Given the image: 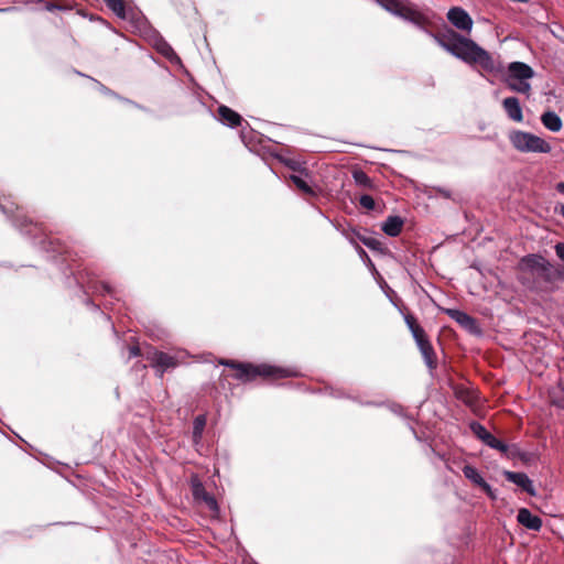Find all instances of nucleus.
Returning a JSON list of instances; mask_svg holds the SVG:
<instances>
[{
  "mask_svg": "<svg viewBox=\"0 0 564 564\" xmlns=\"http://www.w3.org/2000/svg\"><path fill=\"white\" fill-rule=\"evenodd\" d=\"M359 204L361 207H364L368 210L375 209V206H376L375 199L370 195H367V194L360 196Z\"/></svg>",
  "mask_w": 564,
  "mask_h": 564,
  "instance_id": "nucleus-27",
  "label": "nucleus"
},
{
  "mask_svg": "<svg viewBox=\"0 0 564 564\" xmlns=\"http://www.w3.org/2000/svg\"><path fill=\"white\" fill-rule=\"evenodd\" d=\"M560 214L564 218V204L560 207Z\"/></svg>",
  "mask_w": 564,
  "mask_h": 564,
  "instance_id": "nucleus-41",
  "label": "nucleus"
},
{
  "mask_svg": "<svg viewBox=\"0 0 564 564\" xmlns=\"http://www.w3.org/2000/svg\"><path fill=\"white\" fill-rule=\"evenodd\" d=\"M218 119L221 123L230 128L238 127L241 122V116L227 106H220L218 108Z\"/></svg>",
  "mask_w": 564,
  "mask_h": 564,
  "instance_id": "nucleus-14",
  "label": "nucleus"
},
{
  "mask_svg": "<svg viewBox=\"0 0 564 564\" xmlns=\"http://www.w3.org/2000/svg\"><path fill=\"white\" fill-rule=\"evenodd\" d=\"M351 234H354V236H356L357 240L361 241L362 243H364V241H367V239L369 238V237L362 236L360 232H358L355 229H351Z\"/></svg>",
  "mask_w": 564,
  "mask_h": 564,
  "instance_id": "nucleus-37",
  "label": "nucleus"
},
{
  "mask_svg": "<svg viewBox=\"0 0 564 564\" xmlns=\"http://www.w3.org/2000/svg\"><path fill=\"white\" fill-rule=\"evenodd\" d=\"M102 288L109 294L112 292V290L110 289V286L108 284H104Z\"/></svg>",
  "mask_w": 564,
  "mask_h": 564,
  "instance_id": "nucleus-39",
  "label": "nucleus"
},
{
  "mask_svg": "<svg viewBox=\"0 0 564 564\" xmlns=\"http://www.w3.org/2000/svg\"><path fill=\"white\" fill-rule=\"evenodd\" d=\"M520 269L550 282L554 275L553 265L540 254H527L520 260Z\"/></svg>",
  "mask_w": 564,
  "mask_h": 564,
  "instance_id": "nucleus-4",
  "label": "nucleus"
},
{
  "mask_svg": "<svg viewBox=\"0 0 564 564\" xmlns=\"http://www.w3.org/2000/svg\"><path fill=\"white\" fill-rule=\"evenodd\" d=\"M403 317H404V322H405V324H406L408 328L410 329V332H411L412 329H414V327L420 326V325L416 323V319H415V317H414L413 315H411V314H404V316H403Z\"/></svg>",
  "mask_w": 564,
  "mask_h": 564,
  "instance_id": "nucleus-30",
  "label": "nucleus"
},
{
  "mask_svg": "<svg viewBox=\"0 0 564 564\" xmlns=\"http://www.w3.org/2000/svg\"><path fill=\"white\" fill-rule=\"evenodd\" d=\"M219 364L236 369V378L241 381H251L258 376L268 378H286L297 376V372L294 370L270 365L253 366L251 364L236 362L229 359H221Z\"/></svg>",
  "mask_w": 564,
  "mask_h": 564,
  "instance_id": "nucleus-2",
  "label": "nucleus"
},
{
  "mask_svg": "<svg viewBox=\"0 0 564 564\" xmlns=\"http://www.w3.org/2000/svg\"><path fill=\"white\" fill-rule=\"evenodd\" d=\"M506 83L512 91L524 94L528 97L530 96L531 84L528 80H525V79H517V80L506 79Z\"/></svg>",
  "mask_w": 564,
  "mask_h": 564,
  "instance_id": "nucleus-20",
  "label": "nucleus"
},
{
  "mask_svg": "<svg viewBox=\"0 0 564 564\" xmlns=\"http://www.w3.org/2000/svg\"><path fill=\"white\" fill-rule=\"evenodd\" d=\"M102 91H104V93H106V94H108V93H109V90H108V89H106L105 87H102Z\"/></svg>",
  "mask_w": 564,
  "mask_h": 564,
  "instance_id": "nucleus-44",
  "label": "nucleus"
},
{
  "mask_svg": "<svg viewBox=\"0 0 564 564\" xmlns=\"http://www.w3.org/2000/svg\"><path fill=\"white\" fill-rule=\"evenodd\" d=\"M355 250H356V252L359 254V257L362 260H367L373 267V263L371 262V260L368 257L367 252L360 246H356Z\"/></svg>",
  "mask_w": 564,
  "mask_h": 564,
  "instance_id": "nucleus-34",
  "label": "nucleus"
},
{
  "mask_svg": "<svg viewBox=\"0 0 564 564\" xmlns=\"http://www.w3.org/2000/svg\"><path fill=\"white\" fill-rule=\"evenodd\" d=\"M352 178L358 186L365 188H372L373 186L371 178L361 170L354 171Z\"/></svg>",
  "mask_w": 564,
  "mask_h": 564,
  "instance_id": "nucleus-24",
  "label": "nucleus"
},
{
  "mask_svg": "<svg viewBox=\"0 0 564 564\" xmlns=\"http://www.w3.org/2000/svg\"><path fill=\"white\" fill-rule=\"evenodd\" d=\"M343 235L344 237L348 240V242L354 247L356 248V246H359L358 242H357V238L356 236H354V234H351V229L350 230H344L343 231Z\"/></svg>",
  "mask_w": 564,
  "mask_h": 564,
  "instance_id": "nucleus-31",
  "label": "nucleus"
},
{
  "mask_svg": "<svg viewBox=\"0 0 564 564\" xmlns=\"http://www.w3.org/2000/svg\"><path fill=\"white\" fill-rule=\"evenodd\" d=\"M518 522L529 530L539 531L542 528V520L533 514L529 509L521 508L517 516Z\"/></svg>",
  "mask_w": 564,
  "mask_h": 564,
  "instance_id": "nucleus-12",
  "label": "nucleus"
},
{
  "mask_svg": "<svg viewBox=\"0 0 564 564\" xmlns=\"http://www.w3.org/2000/svg\"><path fill=\"white\" fill-rule=\"evenodd\" d=\"M503 476L506 477L507 480L521 487L530 496L536 495L533 481L529 478L527 474L506 470L503 473Z\"/></svg>",
  "mask_w": 564,
  "mask_h": 564,
  "instance_id": "nucleus-11",
  "label": "nucleus"
},
{
  "mask_svg": "<svg viewBox=\"0 0 564 564\" xmlns=\"http://www.w3.org/2000/svg\"><path fill=\"white\" fill-rule=\"evenodd\" d=\"M447 20L453 26L460 31L470 32L473 29V19L466 10L460 7H454L447 12Z\"/></svg>",
  "mask_w": 564,
  "mask_h": 564,
  "instance_id": "nucleus-7",
  "label": "nucleus"
},
{
  "mask_svg": "<svg viewBox=\"0 0 564 564\" xmlns=\"http://www.w3.org/2000/svg\"><path fill=\"white\" fill-rule=\"evenodd\" d=\"M46 8H47V10H50V11H51V10H53V9H58V7H56V6H47Z\"/></svg>",
  "mask_w": 564,
  "mask_h": 564,
  "instance_id": "nucleus-42",
  "label": "nucleus"
},
{
  "mask_svg": "<svg viewBox=\"0 0 564 564\" xmlns=\"http://www.w3.org/2000/svg\"><path fill=\"white\" fill-rule=\"evenodd\" d=\"M13 207H14V204H10V206H4L3 204H0V209L2 210V213H4L6 215H10L12 214L13 212Z\"/></svg>",
  "mask_w": 564,
  "mask_h": 564,
  "instance_id": "nucleus-36",
  "label": "nucleus"
},
{
  "mask_svg": "<svg viewBox=\"0 0 564 564\" xmlns=\"http://www.w3.org/2000/svg\"><path fill=\"white\" fill-rule=\"evenodd\" d=\"M380 4L388 12L397 17L401 6V0H380Z\"/></svg>",
  "mask_w": 564,
  "mask_h": 564,
  "instance_id": "nucleus-26",
  "label": "nucleus"
},
{
  "mask_svg": "<svg viewBox=\"0 0 564 564\" xmlns=\"http://www.w3.org/2000/svg\"><path fill=\"white\" fill-rule=\"evenodd\" d=\"M556 256L564 262V243L558 242L555 245ZM564 278V272L561 274Z\"/></svg>",
  "mask_w": 564,
  "mask_h": 564,
  "instance_id": "nucleus-32",
  "label": "nucleus"
},
{
  "mask_svg": "<svg viewBox=\"0 0 564 564\" xmlns=\"http://www.w3.org/2000/svg\"><path fill=\"white\" fill-rule=\"evenodd\" d=\"M152 44L159 53L169 58L171 62L174 59L178 61V57L172 46L160 34L155 33L153 35Z\"/></svg>",
  "mask_w": 564,
  "mask_h": 564,
  "instance_id": "nucleus-15",
  "label": "nucleus"
},
{
  "mask_svg": "<svg viewBox=\"0 0 564 564\" xmlns=\"http://www.w3.org/2000/svg\"><path fill=\"white\" fill-rule=\"evenodd\" d=\"M106 6L120 19L127 18L123 0H104Z\"/></svg>",
  "mask_w": 564,
  "mask_h": 564,
  "instance_id": "nucleus-22",
  "label": "nucleus"
},
{
  "mask_svg": "<svg viewBox=\"0 0 564 564\" xmlns=\"http://www.w3.org/2000/svg\"><path fill=\"white\" fill-rule=\"evenodd\" d=\"M404 225L403 219L400 216H389L382 224V231L389 237H397L402 230Z\"/></svg>",
  "mask_w": 564,
  "mask_h": 564,
  "instance_id": "nucleus-16",
  "label": "nucleus"
},
{
  "mask_svg": "<svg viewBox=\"0 0 564 564\" xmlns=\"http://www.w3.org/2000/svg\"><path fill=\"white\" fill-rule=\"evenodd\" d=\"M205 425H206L205 415H198L195 417V420L193 422V438L195 442H198L202 438Z\"/></svg>",
  "mask_w": 564,
  "mask_h": 564,
  "instance_id": "nucleus-25",
  "label": "nucleus"
},
{
  "mask_svg": "<svg viewBox=\"0 0 564 564\" xmlns=\"http://www.w3.org/2000/svg\"><path fill=\"white\" fill-rule=\"evenodd\" d=\"M470 430L479 440H481L490 448L501 452L507 457H513L516 455L517 447L514 445L510 446L505 442L498 440L490 432H488L487 429L480 423L471 422Z\"/></svg>",
  "mask_w": 564,
  "mask_h": 564,
  "instance_id": "nucleus-5",
  "label": "nucleus"
},
{
  "mask_svg": "<svg viewBox=\"0 0 564 564\" xmlns=\"http://www.w3.org/2000/svg\"><path fill=\"white\" fill-rule=\"evenodd\" d=\"M480 488H481V489H482V490H484V491H485V492H486V494H487L491 499H496V497H497V496H496V494H495L494 489L491 488V486H490L487 481H485V482L480 486Z\"/></svg>",
  "mask_w": 564,
  "mask_h": 564,
  "instance_id": "nucleus-33",
  "label": "nucleus"
},
{
  "mask_svg": "<svg viewBox=\"0 0 564 564\" xmlns=\"http://www.w3.org/2000/svg\"><path fill=\"white\" fill-rule=\"evenodd\" d=\"M290 180L294 183V185L302 191L303 193L315 196L316 192L310 184V176L306 172H301L299 175L293 174L290 176Z\"/></svg>",
  "mask_w": 564,
  "mask_h": 564,
  "instance_id": "nucleus-17",
  "label": "nucleus"
},
{
  "mask_svg": "<svg viewBox=\"0 0 564 564\" xmlns=\"http://www.w3.org/2000/svg\"><path fill=\"white\" fill-rule=\"evenodd\" d=\"M141 352L139 346H131L129 347V358H133V357H137L139 356Z\"/></svg>",
  "mask_w": 564,
  "mask_h": 564,
  "instance_id": "nucleus-35",
  "label": "nucleus"
},
{
  "mask_svg": "<svg viewBox=\"0 0 564 564\" xmlns=\"http://www.w3.org/2000/svg\"><path fill=\"white\" fill-rule=\"evenodd\" d=\"M534 77L533 68L523 62H512L508 66L507 79L517 80L525 79L529 80Z\"/></svg>",
  "mask_w": 564,
  "mask_h": 564,
  "instance_id": "nucleus-10",
  "label": "nucleus"
},
{
  "mask_svg": "<svg viewBox=\"0 0 564 564\" xmlns=\"http://www.w3.org/2000/svg\"><path fill=\"white\" fill-rule=\"evenodd\" d=\"M509 140L512 147L522 153H550L551 145L542 138L521 130L510 132Z\"/></svg>",
  "mask_w": 564,
  "mask_h": 564,
  "instance_id": "nucleus-3",
  "label": "nucleus"
},
{
  "mask_svg": "<svg viewBox=\"0 0 564 564\" xmlns=\"http://www.w3.org/2000/svg\"><path fill=\"white\" fill-rule=\"evenodd\" d=\"M446 314L454 319L457 324H459L463 328L468 330L471 334H479V327L474 317L468 315L467 313L455 310V308H448L446 310Z\"/></svg>",
  "mask_w": 564,
  "mask_h": 564,
  "instance_id": "nucleus-8",
  "label": "nucleus"
},
{
  "mask_svg": "<svg viewBox=\"0 0 564 564\" xmlns=\"http://www.w3.org/2000/svg\"><path fill=\"white\" fill-rule=\"evenodd\" d=\"M416 345L422 354L425 365L430 369H434L436 366L435 354H434V349H433L429 338L417 343Z\"/></svg>",
  "mask_w": 564,
  "mask_h": 564,
  "instance_id": "nucleus-18",
  "label": "nucleus"
},
{
  "mask_svg": "<svg viewBox=\"0 0 564 564\" xmlns=\"http://www.w3.org/2000/svg\"><path fill=\"white\" fill-rule=\"evenodd\" d=\"M364 245L371 250H379L381 247V242L378 239L372 238V237H369L367 239V241H364Z\"/></svg>",
  "mask_w": 564,
  "mask_h": 564,
  "instance_id": "nucleus-29",
  "label": "nucleus"
},
{
  "mask_svg": "<svg viewBox=\"0 0 564 564\" xmlns=\"http://www.w3.org/2000/svg\"><path fill=\"white\" fill-rule=\"evenodd\" d=\"M202 494V498L204 499V501L206 502V505L209 507L210 510L213 511H217L218 510V505H217V501L216 499L208 495L204 488L202 487V485H198L195 489H194V495L196 497H199Z\"/></svg>",
  "mask_w": 564,
  "mask_h": 564,
  "instance_id": "nucleus-23",
  "label": "nucleus"
},
{
  "mask_svg": "<svg viewBox=\"0 0 564 564\" xmlns=\"http://www.w3.org/2000/svg\"><path fill=\"white\" fill-rule=\"evenodd\" d=\"M542 124L552 132H557L562 129V119L554 111H546L541 116Z\"/></svg>",
  "mask_w": 564,
  "mask_h": 564,
  "instance_id": "nucleus-19",
  "label": "nucleus"
},
{
  "mask_svg": "<svg viewBox=\"0 0 564 564\" xmlns=\"http://www.w3.org/2000/svg\"><path fill=\"white\" fill-rule=\"evenodd\" d=\"M184 356L185 355L183 352L169 355L154 349L148 354L147 359L150 361L151 367L156 370L160 377H162L166 370L175 368L183 362Z\"/></svg>",
  "mask_w": 564,
  "mask_h": 564,
  "instance_id": "nucleus-6",
  "label": "nucleus"
},
{
  "mask_svg": "<svg viewBox=\"0 0 564 564\" xmlns=\"http://www.w3.org/2000/svg\"><path fill=\"white\" fill-rule=\"evenodd\" d=\"M411 334L416 344L427 338L424 328L421 326L414 327V329L411 330Z\"/></svg>",
  "mask_w": 564,
  "mask_h": 564,
  "instance_id": "nucleus-28",
  "label": "nucleus"
},
{
  "mask_svg": "<svg viewBox=\"0 0 564 564\" xmlns=\"http://www.w3.org/2000/svg\"><path fill=\"white\" fill-rule=\"evenodd\" d=\"M556 191L564 195V182H560L556 184Z\"/></svg>",
  "mask_w": 564,
  "mask_h": 564,
  "instance_id": "nucleus-38",
  "label": "nucleus"
},
{
  "mask_svg": "<svg viewBox=\"0 0 564 564\" xmlns=\"http://www.w3.org/2000/svg\"><path fill=\"white\" fill-rule=\"evenodd\" d=\"M426 33L446 52L462 59L467 64H478L487 72L497 69L496 63L490 54L480 47L473 40L467 39L452 29H446L440 33Z\"/></svg>",
  "mask_w": 564,
  "mask_h": 564,
  "instance_id": "nucleus-1",
  "label": "nucleus"
},
{
  "mask_svg": "<svg viewBox=\"0 0 564 564\" xmlns=\"http://www.w3.org/2000/svg\"><path fill=\"white\" fill-rule=\"evenodd\" d=\"M11 10H13V8H6V9H0V12L11 11Z\"/></svg>",
  "mask_w": 564,
  "mask_h": 564,
  "instance_id": "nucleus-43",
  "label": "nucleus"
},
{
  "mask_svg": "<svg viewBox=\"0 0 564 564\" xmlns=\"http://www.w3.org/2000/svg\"><path fill=\"white\" fill-rule=\"evenodd\" d=\"M463 474L468 480L479 487L486 481L479 471L471 465H465L463 467Z\"/></svg>",
  "mask_w": 564,
  "mask_h": 564,
  "instance_id": "nucleus-21",
  "label": "nucleus"
},
{
  "mask_svg": "<svg viewBox=\"0 0 564 564\" xmlns=\"http://www.w3.org/2000/svg\"><path fill=\"white\" fill-rule=\"evenodd\" d=\"M397 17L415 25H422L425 21L424 15L416 9L415 4L409 0H401V6Z\"/></svg>",
  "mask_w": 564,
  "mask_h": 564,
  "instance_id": "nucleus-9",
  "label": "nucleus"
},
{
  "mask_svg": "<svg viewBox=\"0 0 564 564\" xmlns=\"http://www.w3.org/2000/svg\"><path fill=\"white\" fill-rule=\"evenodd\" d=\"M399 410L401 411V406H399V405H394L392 408V411L395 412V413H399Z\"/></svg>",
  "mask_w": 564,
  "mask_h": 564,
  "instance_id": "nucleus-40",
  "label": "nucleus"
},
{
  "mask_svg": "<svg viewBox=\"0 0 564 564\" xmlns=\"http://www.w3.org/2000/svg\"><path fill=\"white\" fill-rule=\"evenodd\" d=\"M502 107L512 121L521 122L523 119L522 107L517 97H507L502 100Z\"/></svg>",
  "mask_w": 564,
  "mask_h": 564,
  "instance_id": "nucleus-13",
  "label": "nucleus"
}]
</instances>
